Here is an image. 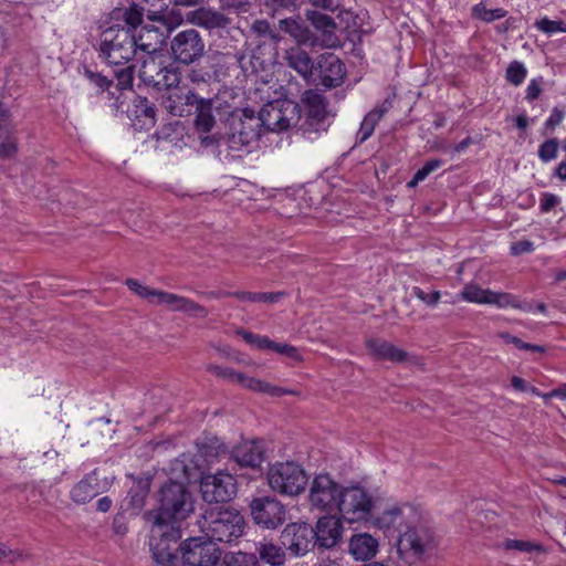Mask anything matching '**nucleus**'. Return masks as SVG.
I'll return each instance as SVG.
<instances>
[{"label":"nucleus","mask_w":566,"mask_h":566,"mask_svg":"<svg viewBox=\"0 0 566 566\" xmlns=\"http://www.w3.org/2000/svg\"><path fill=\"white\" fill-rule=\"evenodd\" d=\"M535 27L546 34H554L559 32L566 33V23L563 21L549 20L548 18H543L539 21H536Z\"/></svg>","instance_id":"obj_44"},{"label":"nucleus","mask_w":566,"mask_h":566,"mask_svg":"<svg viewBox=\"0 0 566 566\" xmlns=\"http://www.w3.org/2000/svg\"><path fill=\"white\" fill-rule=\"evenodd\" d=\"M198 457L208 465L227 458L228 451L221 440L217 437L207 439L198 444Z\"/></svg>","instance_id":"obj_27"},{"label":"nucleus","mask_w":566,"mask_h":566,"mask_svg":"<svg viewBox=\"0 0 566 566\" xmlns=\"http://www.w3.org/2000/svg\"><path fill=\"white\" fill-rule=\"evenodd\" d=\"M307 484L306 500L311 511L327 514L336 512L343 484L328 473L315 474Z\"/></svg>","instance_id":"obj_8"},{"label":"nucleus","mask_w":566,"mask_h":566,"mask_svg":"<svg viewBox=\"0 0 566 566\" xmlns=\"http://www.w3.org/2000/svg\"><path fill=\"white\" fill-rule=\"evenodd\" d=\"M285 60L290 67L295 70L305 78H312L315 62H313L306 51L300 46L291 48L286 51Z\"/></svg>","instance_id":"obj_26"},{"label":"nucleus","mask_w":566,"mask_h":566,"mask_svg":"<svg viewBox=\"0 0 566 566\" xmlns=\"http://www.w3.org/2000/svg\"><path fill=\"white\" fill-rule=\"evenodd\" d=\"M306 18L314 29L321 33V45L334 48L338 44L339 39L336 34V23L331 17L316 10H307Z\"/></svg>","instance_id":"obj_23"},{"label":"nucleus","mask_w":566,"mask_h":566,"mask_svg":"<svg viewBox=\"0 0 566 566\" xmlns=\"http://www.w3.org/2000/svg\"><path fill=\"white\" fill-rule=\"evenodd\" d=\"M343 520L335 515L322 516L316 522L314 530L315 545L323 548L334 547L342 538Z\"/></svg>","instance_id":"obj_20"},{"label":"nucleus","mask_w":566,"mask_h":566,"mask_svg":"<svg viewBox=\"0 0 566 566\" xmlns=\"http://www.w3.org/2000/svg\"><path fill=\"white\" fill-rule=\"evenodd\" d=\"M105 489L106 485L99 481L97 472L93 471L72 488L70 495L75 503L85 504L103 493Z\"/></svg>","instance_id":"obj_24"},{"label":"nucleus","mask_w":566,"mask_h":566,"mask_svg":"<svg viewBox=\"0 0 566 566\" xmlns=\"http://www.w3.org/2000/svg\"><path fill=\"white\" fill-rule=\"evenodd\" d=\"M184 133V126L180 122L170 123L165 125L156 133L157 138L167 142H175Z\"/></svg>","instance_id":"obj_43"},{"label":"nucleus","mask_w":566,"mask_h":566,"mask_svg":"<svg viewBox=\"0 0 566 566\" xmlns=\"http://www.w3.org/2000/svg\"><path fill=\"white\" fill-rule=\"evenodd\" d=\"M504 549H515L523 553H532V552H542V545L530 542V541H521V539H506L503 543Z\"/></svg>","instance_id":"obj_41"},{"label":"nucleus","mask_w":566,"mask_h":566,"mask_svg":"<svg viewBox=\"0 0 566 566\" xmlns=\"http://www.w3.org/2000/svg\"><path fill=\"white\" fill-rule=\"evenodd\" d=\"M460 295L462 300L470 303L493 305L502 310L512 307L527 313L533 311L531 303L520 301L514 294L482 289L475 283L467 284Z\"/></svg>","instance_id":"obj_9"},{"label":"nucleus","mask_w":566,"mask_h":566,"mask_svg":"<svg viewBox=\"0 0 566 566\" xmlns=\"http://www.w3.org/2000/svg\"><path fill=\"white\" fill-rule=\"evenodd\" d=\"M420 523V515L415 513V517H410V520L403 524V527L399 528L397 534V548L399 555L405 559L411 560L419 558L423 553L424 546Z\"/></svg>","instance_id":"obj_15"},{"label":"nucleus","mask_w":566,"mask_h":566,"mask_svg":"<svg viewBox=\"0 0 566 566\" xmlns=\"http://www.w3.org/2000/svg\"><path fill=\"white\" fill-rule=\"evenodd\" d=\"M87 77L90 78L91 83L95 84L101 91L107 90L111 85V81L101 74L93 73V72H86Z\"/></svg>","instance_id":"obj_57"},{"label":"nucleus","mask_w":566,"mask_h":566,"mask_svg":"<svg viewBox=\"0 0 566 566\" xmlns=\"http://www.w3.org/2000/svg\"><path fill=\"white\" fill-rule=\"evenodd\" d=\"M273 340L268 336L258 335L254 348L272 350Z\"/></svg>","instance_id":"obj_64"},{"label":"nucleus","mask_w":566,"mask_h":566,"mask_svg":"<svg viewBox=\"0 0 566 566\" xmlns=\"http://www.w3.org/2000/svg\"><path fill=\"white\" fill-rule=\"evenodd\" d=\"M302 102L307 108L308 116L322 120L326 115V102L325 98L316 91L308 90L302 95Z\"/></svg>","instance_id":"obj_34"},{"label":"nucleus","mask_w":566,"mask_h":566,"mask_svg":"<svg viewBox=\"0 0 566 566\" xmlns=\"http://www.w3.org/2000/svg\"><path fill=\"white\" fill-rule=\"evenodd\" d=\"M134 39L126 23L109 27L101 35V56L111 65L127 64L133 57L137 59Z\"/></svg>","instance_id":"obj_5"},{"label":"nucleus","mask_w":566,"mask_h":566,"mask_svg":"<svg viewBox=\"0 0 566 566\" xmlns=\"http://www.w3.org/2000/svg\"><path fill=\"white\" fill-rule=\"evenodd\" d=\"M250 511L254 523L268 530H274L285 522V507L274 497L254 499L250 504Z\"/></svg>","instance_id":"obj_13"},{"label":"nucleus","mask_w":566,"mask_h":566,"mask_svg":"<svg viewBox=\"0 0 566 566\" xmlns=\"http://www.w3.org/2000/svg\"><path fill=\"white\" fill-rule=\"evenodd\" d=\"M233 296L241 301L275 303L283 294L282 293H251V292H235Z\"/></svg>","instance_id":"obj_39"},{"label":"nucleus","mask_w":566,"mask_h":566,"mask_svg":"<svg viewBox=\"0 0 566 566\" xmlns=\"http://www.w3.org/2000/svg\"><path fill=\"white\" fill-rule=\"evenodd\" d=\"M243 515L231 507H214L208 510L200 524L202 533L211 542L231 543L244 533Z\"/></svg>","instance_id":"obj_3"},{"label":"nucleus","mask_w":566,"mask_h":566,"mask_svg":"<svg viewBox=\"0 0 566 566\" xmlns=\"http://www.w3.org/2000/svg\"><path fill=\"white\" fill-rule=\"evenodd\" d=\"M263 119L252 111H243L242 116L232 123V132L228 138L229 148L235 151L242 150L254 144L261 134Z\"/></svg>","instance_id":"obj_12"},{"label":"nucleus","mask_w":566,"mask_h":566,"mask_svg":"<svg viewBox=\"0 0 566 566\" xmlns=\"http://www.w3.org/2000/svg\"><path fill=\"white\" fill-rule=\"evenodd\" d=\"M229 459L240 468H259L264 461V448L260 441H243L229 453Z\"/></svg>","instance_id":"obj_21"},{"label":"nucleus","mask_w":566,"mask_h":566,"mask_svg":"<svg viewBox=\"0 0 566 566\" xmlns=\"http://www.w3.org/2000/svg\"><path fill=\"white\" fill-rule=\"evenodd\" d=\"M21 557V554L9 549L6 545L0 544V560L14 562Z\"/></svg>","instance_id":"obj_58"},{"label":"nucleus","mask_w":566,"mask_h":566,"mask_svg":"<svg viewBox=\"0 0 566 566\" xmlns=\"http://www.w3.org/2000/svg\"><path fill=\"white\" fill-rule=\"evenodd\" d=\"M170 49L175 60L190 64L203 54L205 44L199 33L189 29L175 35Z\"/></svg>","instance_id":"obj_16"},{"label":"nucleus","mask_w":566,"mask_h":566,"mask_svg":"<svg viewBox=\"0 0 566 566\" xmlns=\"http://www.w3.org/2000/svg\"><path fill=\"white\" fill-rule=\"evenodd\" d=\"M296 0H264L268 7L275 8H290L295 7Z\"/></svg>","instance_id":"obj_62"},{"label":"nucleus","mask_w":566,"mask_h":566,"mask_svg":"<svg viewBox=\"0 0 566 566\" xmlns=\"http://www.w3.org/2000/svg\"><path fill=\"white\" fill-rule=\"evenodd\" d=\"M376 500L371 492L358 482L343 485L336 512L348 524L367 522L374 512Z\"/></svg>","instance_id":"obj_4"},{"label":"nucleus","mask_w":566,"mask_h":566,"mask_svg":"<svg viewBox=\"0 0 566 566\" xmlns=\"http://www.w3.org/2000/svg\"><path fill=\"white\" fill-rule=\"evenodd\" d=\"M560 203V198L551 192H543L541 197V211L546 213Z\"/></svg>","instance_id":"obj_52"},{"label":"nucleus","mask_w":566,"mask_h":566,"mask_svg":"<svg viewBox=\"0 0 566 566\" xmlns=\"http://www.w3.org/2000/svg\"><path fill=\"white\" fill-rule=\"evenodd\" d=\"M148 491L149 482L147 480L135 482L124 500L125 510H129L133 515H137L145 505Z\"/></svg>","instance_id":"obj_28"},{"label":"nucleus","mask_w":566,"mask_h":566,"mask_svg":"<svg viewBox=\"0 0 566 566\" xmlns=\"http://www.w3.org/2000/svg\"><path fill=\"white\" fill-rule=\"evenodd\" d=\"M506 14V10L502 8L488 9L483 2H480L472 8V15L488 23L500 20Z\"/></svg>","instance_id":"obj_36"},{"label":"nucleus","mask_w":566,"mask_h":566,"mask_svg":"<svg viewBox=\"0 0 566 566\" xmlns=\"http://www.w3.org/2000/svg\"><path fill=\"white\" fill-rule=\"evenodd\" d=\"M534 250V244L530 240H520L511 245V253L513 255H521L530 253Z\"/></svg>","instance_id":"obj_54"},{"label":"nucleus","mask_w":566,"mask_h":566,"mask_svg":"<svg viewBox=\"0 0 566 566\" xmlns=\"http://www.w3.org/2000/svg\"><path fill=\"white\" fill-rule=\"evenodd\" d=\"M256 553L262 562L271 566H283L285 563L284 549L268 541H262L256 545Z\"/></svg>","instance_id":"obj_30"},{"label":"nucleus","mask_w":566,"mask_h":566,"mask_svg":"<svg viewBox=\"0 0 566 566\" xmlns=\"http://www.w3.org/2000/svg\"><path fill=\"white\" fill-rule=\"evenodd\" d=\"M180 75L175 67H169L168 71L165 72L164 82L165 84L160 85V90H167V92L171 91L176 86H179Z\"/></svg>","instance_id":"obj_51"},{"label":"nucleus","mask_w":566,"mask_h":566,"mask_svg":"<svg viewBox=\"0 0 566 566\" xmlns=\"http://www.w3.org/2000/svg\"><path fill=\"white\" fill-rule=\"evenodd\" d=\"M367 346L371 354L379 359L401 361L406 357L405 352L386 340L370 339L368 340Z\"/></svg>","instance_id":"obj_29"},{"label":"nucleus","mask_w":566,"mask_h":566,"mask_svg":"<svg viewBox=\"0 0 566 566\" xmlns=\"http://www.w3.org/2000/svg\"><path fill=\"white\" fill-rule=\"evenodd\" d=\"M212 99L199 97L193 111L197 113L196 126L199 130L208 133L214 125V117L212 115Z\"/></svg>","instance_id":"obj_33"},{"label":"nucleus","mask_w":566,"mask_h":566,"mask_svg":"<svg viewBox=\"0 0 566 566\" xmlns=\"http://www.w3.org/2000/svg\"><path fill=\"white\" fill-rule=\"evenodd\" d=\"M542 77L533 78L526 87L525 98L530 102L536 99L542 93Z\"/></svg>","instance_id":"obj_53"},{"label":"nucleus","mask_w":566,"mask_h":566,"mask_svg":"<svg viewBox=\"0 0 566 566\" xmlns=\"http://www.w3.org/2000/svg\"><path fill=\"white\" fill-rule=\"evenodd\" d=\"M346 74L343 62L333 53L319 55L311 80L319 81L326 87H336L343 83Z\"/></svg>","instance_id":"obj_17"},{"label":"nucleus","mask_w":566,"mask_h":566,"mask_svg":"<svg viewBox=\"0 0 566 566\" xmlns=\"http://www.w3.org/2000/svg\"><path fill=\"white\" fill-rule=\"evenodd\" d=\"M0 127H12L10 120V111L6 107V105L0 102Z\"/></svg>","instance_id":"obj_60"},{"label":"nucleus","mask_w":566,"mask_h":566,"mask_svg":"<svg viewBox=\"0 0 566 566\" xmlns=\"http://www.w3.org/2000/svg\"><path fill=\"white\" fill-rule=\"evenodd\" d=\"M112 19L123 21L134 34L137 57L160 52L166 34L151 23H143V10L132 7L129 9H115Z\"/></svg>","instance_id":"obj_2"},{"label":"nucleus","mask_w":566,"mask_h":566,"mask_svg":"<svg viewBox=\"0 0 566 566\" xmlns=\"http://www.w3.org/2000/svg\"><path fill=\"white\" fill-rule=\"evenodd\" d=\"M279 27L289 33L298 44L314 43L313 34L306 25L298 20L289 18L280 20Z\"/></svg>","instance_id":"obj_31"},{"label":"nucleus","mask_w":566,"mask_h":566,"mask_svg":"<svg viewBox=\"0 0 566 566\" xmlns=\"http://www.w3.org/2000/svg\"><path fill=\"white\" fill-rule=\"evenodd\" d=\"M138 112L145 118L143 122L144 128H150L155 125L156 109L154 106L148 105L146 99L138 106Z\"/></svg>","instance_id":"obj_49"},{"label":"nucleus","mask_w":566,"mask_h":566,"mask_svg":"<svg viewBox=\"0 0 566 566\" xmlns=\"http://www.w3.org/2000/svg\"><path fill=\"white\" fill-rule=\"evenodd\" d=\"M312 6L325 11L335 12L340 7V0H308Z\"/></svg>","instance_id":"obj_55"},{"label":"nucleus","mask_w":566,"mask_h":566,"mask_svg":"<svg viewBox=\"0 0 566 566\" xmlns=\"http://www.w3.org/2000/svg\"><path fill=\"white\" fill-rule=\"evenodd\" d=\"M387 112L385 105L371 109L363 119L360 127L357 132V139L359 143L366 142L375 130L377 123Z\"/></svg>","instance_id":"obj_35"},{"label":"nucleus","mask_w":566,"mask_h":566,"mask_svg":"<svg viewBox=\"0 0 566 566\" xmlns=\"http://www.w3.org/2000/svg\"><path fill=\"white\" fill-rule=\"evenodd\" d=\"M558 151V140L556 138L544 142L538 148V157L542 161L548 163L556 158Z\"/></svg>","instance_id":"obj_45"},{"label":"nucleus","mask_w":566,"mask_h":566,"mask_svg":"<svg viewBox=\"0 0 566 566\" xmlns=\"http://www.w3.org/2000/svg\"><path fill=\"white\" fill-rule=\"evenodd\" d=\"M565 117V113L559 109L558 107H554L549 117L547 118L545 126L548 129H554L556 126H558Z\"/></svg>","instance_id":"obj_56"},{"label":"nucleus","mask_w":566,"mask_h":566,"mask_svg":"<svg viewBox=\"0 0 566 566\" xmlns=\"http://www.w3.org/2000/svg\"><path fill=\"white\" fill-rule=\"evenodd\" d=\"M17 153L12 127H0V158H11Z\"/></svg>","instance_id":"obj_37"},{"label":"nucleus","mask_w":566,"mask_h":566,"mask_svg":"<svg viewBox=\"0 0 566 566\" xmlns=\"http://www.w3.org/2000/svg\"><path fill=\"white\" fill-rule=\"evenodd\" d=\"M113 528H114V532L119 536H124L128 532L127 524L120 516H116L114 518Z\"/></svg>","instance_id":"obj_61"},{"label":"nucleus","mask_w":566,"mask_h":566,"mask_svg":"<svg viewBox=\"0 0 566 566\" xmlns=\"http://www.w3.org/2000/svg\"><path fill=\"white\" fill-rule=\"evenodd\" d=\"M379 548L378 539L368 533L354 534L348 543L349 554L356 560H368L376 556Z\"/></svg>","instance_id":"obj_25"},{"label":"nucleus","mask_w":566,"mask_h":566,"mask_svg":"<svg viewBox=\"0 0 566 566\" xmlns=\"http://www.w3.org/2000/svg\"><path fill=\"white\" fill-rule=\"evenodd\" d=\"M526 74L527 71L523 63L514 61L510 63L506 70V80L513 85L518 86L524 82Z\"/></svg>","instance_id":"obj_42"},{"label":"nucleus","mask_w":566,"mask_h":566,"mask_svg":"<svg viewBox=\"0 0 566 566\" xmlns=\"http://www.w3.org/2000/svg\"><path fill=\"white\" fill-rule=\"evenodd\" d=\"M298 392L292 389H286L283 387H276L270 384L269 395L272 397H281L283 395H297Z\"/></svg>","instance_id":"obj_63"},{"label":"nucleus","mask_w":566,"mask_h":566,"mask_svg":"<svg viewBox=\"0 0 566 566\" xmlns=\"http://www.w3.org/2000/svg\"><path fill=\"white\" fill-rule=\"evenodd\" d=\"M252 31L261 36H269L274 43L280 41V36L276 32H274L270 23L265 20H258L252 24Z\"/></svg>","instance_id":"obj_48"},{"label":"nucleus","mask_w":566,"mask_h":566,"mask_svg":"<svg viewBox=\"0 0 566 566\" xmlns=\"http://www.w3.org/2000/svg\"><path fill=\"white\" fill-rule=\"evenodd\" d=\"M134 67H135L134 65H128L127 67H125L116 73L117 86L120 90H126L132 86L133 78H134L133 77V69Z\"/></svg>","instance_id":"obj_50"},{"label":"nucleus","mask_w":566,"mask_h":566,"mask_svg":"<svg viewBox=\"0 0 566 566\" xmlns=\"http://www.w3.org/2000/svg\"><path fill=\"white\" fill-rule=\"evenodd\" d=\"M192 512V494L182 483L170 481L161 488L158 510L149 511L145 515L151 524L149 547L156 564L177 565V544L181 537L180 523Z\"/></svg>","instance_id":"obj_1"},{"label":"nucleus","mask_w":566,"mask_h":566,"mask_svg":"<svg viewBox=\"0 0 566 566\" xmlns=\"http://www.w3.org/2000/svg\"><path fill=\"white\" fill-rule=\"evenodd\" d=\"M200 492L203 501L208 503L228 502L237 494V481L232 474L222 470L213 474H202Z\"/></svg>","instance_id":"obj_11"},{"label":"nucleus","mask_w":566,"mask_h":566,"mask_svg":"<svg viewBox=\"0 0 566 566\" xmlns=\"http://www.w3.org/2000/svg\"><path fill=\"white\" fill-rule=\"evenodd\" d=\"M127 287L151 305H165L170 311L181 312L196 318H206L208 311L200 304L181 295L151 289L137 280H126Z\"/></svg>","instance_id":"obj_6"},{"label":"nucleus","mask_w":566,"mask_h":566,"mask_svg":"<svg viewBox=\"0 0 566 566\" xmlns=\"http://www.w3.org/2000/svg\"><path fill=\"white\" fill-rule=\"evenodd\" d=\"M266 479L270 489L282 495L296 496L307 485L308 478L303 467L293 461L275 462L270 465Z\"/></svg>","instance_id":"obj_7"},{"label":"nucleus","mask_w":566,"mask_h":566,"mask_svg":"<svg viewBox=\"0 0 566 566\" xmlns=\"http://www.w3.org/2000/svg\"><path fill=\"white\" fill-rule=\"evenodd\" d=\"M222 566H259L256 557L242 552L227 554L222 559Z\"/></svg>","instance_id":"obj_38"},{"label":"nucleus","mask_w":566,"mask_h":566,"mask_svg":"<svg viewBox=\"0 0 566 566\" xmlns=\"http://www.w3.org/2000/svg\"><path fill=\"white\" fill-rule=\"evenodd\" d=\"M499 337L501 339H503L504 343L506 344H513L514 346H516L517 348L520 349H523L524 347H527L525 345V342H523L522 339H520L518 337L516 336H513L509 333H500L499 334Z\"/></svg>","instance_id":"obj_59"},{"label":"nucleus","mask_w":566,"mask_h":566,"mask_svg":"<svg viewBox=\"0 0 566 566\" xmlns=\"http://www.w3.org/2000/svg\"><path fill=\"white\" fill-rule=\"evenodd\" d=\"M263 127L272 132H282L295 127L301 119L297 103L282 98L266 104L260 112Z\"/></svg>","instance_id":"obj_10"},{"label":"nucleus","mask_w":566,"mask_h":566,"mask_svg":"<svg viewBox=\"0 0 566 566\" xmlns=\"http://www.w3.org/2000/svg\"><path fill=\"white\" fill-rule=\"evenodd\" d=\"M272 350L285 356L294 361L302 360V355L298 352V349L292 345L285 344V343H276L273 342Z\"/></svg>","instance_id":"obj_46"},{"label":"nucleus","mask_w":566,"mask_h":566,"mask_svg":"<svg viewBox=\"0 0 566 566\" xmlns=\"http://www.w3.org/2000/svg\"><path fill=\"white\" fill-rule=\"evenodd\" d=\"M209 370L220 377V378H223L226 380H228L229 382H232V384H238L239 381V378L241 376L242 373H239V371H235L233 368H230V367H222V366H210L209 367Z\"/></svg>","instance_id":"obj_47"},{"label":"nucleus","mask_w":566,"mask_h":566,"mask_svg":"<svg viewBox=\"0 0 566 566\" xmlns=\"http://www.w3.org/2000/svg\"><path fill=\"white\" fill-rule=\"evenodd\" d=\"M314 530L306 523H292L282 533L283 544L295 556H304L315 545Z\"/></svg>","instance_id":"obj_18"},{"label":"nucleus","mask_w":566,"mask_h":566,"mask_svg":"<svg viewBox=\"0 0 566 566\" xmlns=\"http://www.w3.org/2000/svg\"><path fill=\"white\" fill-rule=\"evenodd\" d=\"M184 563L188 566H214L221 553L216 543L195 537L181 546Z\"/></svg>","instance_id":"obj_14"},{"label":"nucleus","mask_w":566,"mask_h":566,"mask_svg":"<svg viewBox=\"0 0 566 566\" xmlns=\"http://www.w3.org/2000/svg\"><path fill=\"white\" fill-rule=\"evenodd\" d=\"M410 517H415V512L411 507H391L389 510L384 511L376 518V526L382 530L387 536H392L398 534L399 528L403 527V524L410 520Z\"/></svg>","instance_id":"obj_22"},{"label":"nucleus","mask_w":566,"mask_h":566,"mask_svg":"<svg viewBox=\"0 0 566 566\" xmlns=\"http://www.w3.org/2000/svg\"><path fill=\"white\" fill-rule=\"evenodd\" d=\"M199 97L188 86L179 85L163 96V106L174 116H186L192 113Z\"/></svg>","instance_id":"obj_19"},{"label":"nucleus","mask_w":566,"mask_h":566,"mask_svg":"<svg viewBox=\"0 0 566 566\" xmlns=\"http://www.w3.org/2000/svg\"><path fill=\"white\" fill-rule=\"evenodd\" d=\"M138 61L142 62L139 67V77L144 81L145 84L149 85L154 82L155 75L160 72L164 66L163 55L157 54H148L145 56L137 57Z\"/></svg>","instance_id":"obj_32"},{"label":"nucleus","mask_w":566,"mask_h":566,"mask_svg":"<svg viewBox=\"0 0 566 566\" xmlns=\"http://www.w3.org/2000/svg\"><path fill=\"white\" fill-rule=\"evenodd\" d=\"M238 385H241L245 389H249V390H252L255 392H261V394L269 395V390H270L269 382H266L262 379H259V378L248 376L245 374H241Z\"/></svg>","instance_id":"obj_40"}]
</instances>
